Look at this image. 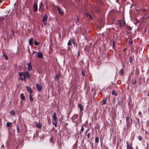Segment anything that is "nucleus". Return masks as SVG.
Returning a JSON list of instances; mask_svg holds the SVG:
<instances>
[{"mask_svg":"<svg viewBox=\"0 0 149 149\" xmlns=\"http://www.w3.org/2000/svg\"><path fill=\"white\" fill-rule=\"evenodd\" d=\"M19 77V79L22 81H26V79L30 78L31 76L29 73L27 72H19L18 73Z\"/></svg>","mask_w":149,"mask_h":149,"instance_id":"1","label":"nucleus"},{"mask_svg":"<svg viewBox=\"0 0 149 149\" xmlns=\"http://www.w3.org/2000/svg\"><path fill=\"white\" fill-rule=\"evenodd\" d=\"M78 115L77 114H74L72 117L71 119L72 121L76 124V125H77L79 124H77V122H78V120L75 121V120L78 119Z\"/></svg>","mask_w":149,"mask_h":149,"instance_id":"2","label":"nucleus"},{"mask_svg":"<svg viewBox=\"0 0 149 149\" xmlns=\"http://www.w3.org/2000/svg\"><path fill=\"white\" fill-rule=\"evenodd\" d=\"M55 7L57 8V10L58 11V13L61 15H62L64 14V12L63 10L58 6L56 5L55 6Z\"/></svg>","mask_w":149,"mask_h":149,"instance_id":"3","label":"nucleus"},{"mask_svg":"<svg viewBox=\"0 0 149 149\" xmlns=\"http://www.w3.org/2000/svg\"><path fill=\"white\" fill-rule=\"evenodd\" d=\"M47 15L46 14H44L42 19V21L45 25L46 24V22L47 20Z\"/></svg>","mask_w":149,"mask_h":149,"instance_id":"4","label":"nucleus"},{"mask_svg":"<svg viewBox=\"0 0 149 149\" xmlns=\"http://www.w3.org/2000/svg\"><path fill=\"white\" fill-rule=\"evenodd\" d=\"M57 145L60 149H62V146L63 144V142L61 141V139H58L57 141Z\"/></svg>","mask_w":149,"mask_h":149,"instance_id":"5","label":"nucleus"},{"mask_svg":"<svg viewBox=\"0 0 149 149\" xmlns=\"http://www.w3.org/2000/svg\"><path fill=\"white\" fill-rule=\"evenodd\" d=\"M126 143L127 149H133V147L132 146V144L131 143H129L128 141H127Z\"/></svg>","mask_w":149,"mask_h":149,"instance_id":"6","label":"nucleus"},{"mask_svg":"<svg viewBox=\"0 0 149 149\" xmlns=\"http://www.w3.org/2000/svg\"><path fill=\"white\" fill-rule=\"evenodd\" d=\"M33 9L34 12H36L38 10V5L37 4L35 3V2L34 3L33 6Z\"/></svg>","mask_w":149,"mask_h":149,"instance_id":"7","label":"nucleus"},{"mask_svg":"<svg viewBox=\"0 0 149 149\" xmlns=\"http://www.w3.org/2000/svg\"><path fill=\"white\" fill-rule=\"evenodd\" d=\"M36 87L37 90L38 91H41L42 87L40 85L37 83L36 84Z\"/></svg>","mask_w":149,"mask_h":149,"instance_id":"8","label":"nucleus"},{"mask_svg":"<svg viewBox=\"0 0 149 149\" xmlns=\"http://www.w3.org/2000/svg\"><path fill=\"white\" fill-rule=\"evenodd\" d=\"M27 66H28L27 68L28 70L29 71H31L32 70V68L31 65V63L30 62L29 63H27Z\"/></svg>","mask_w":149,"mask_h":149,"instance_id":"9","label":"nucleus"},{"mask_svg":"<svg viewBox=\"0 0 149 149\" xmlns=\"http://www.w3.org/2000/svg\"><path fill=\"white\" fill-rule=\"evenodd\" d=\"M26 88L27 91L30 94H31L33 93L32 91L31 88L28 86H26Z\"/></svg>","mask_w":149,"mask_h":149,"instance_id":"10","label":"nucleus"},{"mask_svg":"<svg viewBox=\"0 0 149 149\" xmlns=\"http://www.w3.org/2000/svg\"><path fill=\"white\" fill-rule=\"evenodd\" d=\"M52 117L55 121H58V119L56 116V113L54 112L52 115Z\"/></svg>","mask_w":149,"mask_h":149,"instance_id":"11","label":"nucleus"},{"mask_svg":"<svg viewBox=\"0 0 149 149\" xmlns=\"http://www.w3.org/2000/svg\"><path fill=\"white\" fill-rule=\"evenodd\" d=\"M37 57L39 58H43V55L41 52H39L38 53Z\"/></svg>","mask_w":149,"mask_h":149,"instance_id":"12","label":"nucleus"},{"mask_svg":"<svg viewBox=\"0 0 149 149\" xmlns=\"http://www.w3.org/2000/svg\"><path fill=\"white\" fill-rule=\"evenodd\" d=\"M126 25V23L124 21H122L120 22L119 23V26L121 27L125 26Z\"/></svg>","mask_w":149,"mask_h":149,"instance_id":"13","label":"nucleus"},{"mask_svg":"<svg viewBox=\"0 0 149 149\" xmlns=\"http://www.w3.org/2000/svg\"><path fill=\"white\" fill-rule=\"evenodd\" d=\"M78 107L79 108L80 112H82V111L83 110L84 108L83 107V106L82 105L80 104H79L78 105Z\"/></svg>","mask_w":149,"mask_h":149,"instance_id":"14","label":"nucleus"},{"mask_svg":"<svg viewBox=\"0 0 149 149\" xmlns=\"http://www.w3.org/2000/svg\"><path fill=\"white\" fill-rule=\"evenodd\" d=\"M36 126L39 128H40L42 127V125L41 123H38L37 122H36Z\"/></svg>","mask_w":149,"mask_h":149,"instance_id":"15","label":"nucleus"},{"mask_svg":"<svg viewBox=\"0 0 149 149\" xmlns=\"http://www.w3.org/2000/svg\"><path fill=\"white\" fill-rule=\"evenodd\" d=\"M107 100V97L106 98H104L102 100V105H103L106 103Z\"/></svg>","mask_w":149,"mask_h":149,"instance_id":"16","label":"nucleus"},{"mask_svg":"<svg viewBox=\"0 0 149 149\" xmlns=\"http://www.w3.org/2000/svg\"><path fill=\"white\" fill-rule=\"evenodd\" d=\"M33 38H30L29 41V44L31 45H33Z\"/></svg>","mask_w":149,"mask_h":149,"instance_id":"17","label":"nucleus"},{"mask_svg":"<svg viewBox=\"0 0 149 149\" xmlns=\"http://www.w3.org/2000/svg\"><path fill=\"white\" fill-rule=\"evenodd\" d=\"M85 15L87 17H88L89 19H92V17L91 16V15L89 13H86Z\"/></svg>","mask_w":149,"mask_h":149,"instance_id":"18","label":"nucleus"},{"mask_svg":"<svg viewBox=\"0 0 149 149\" xmlns=\"http://www.w3.org/2000/svg\"><path fill=\"white\" fill-rule=\"evenodd\" d=\"M21 98L23 100H25V96L23 95V93H21L20 95Z\"/></svg>","mask_w":149,"mask_h":149,"instance_id":"19","label":"nucleus"},{"mask_svg":"<svg viewBox=\"0 0 149 149\" xmlns=\"http://www.w3.org/2000/svg\"><path fill=\"white\" fill-rule=\"evenodd\" d=\"M81 117H82V116H81V115L79 116V118L78 120V122H77V124H79V123H81V122H82Z\"/></svg>","mask_w":149,"mask_h":149,"instance_id":"20","label":"nucleus"},{"mask_svg":"<svg viewBox=\"0 0 149 149\" xmlns=\"http://www.w3.org/2000/svg\"><path fill=\"white\" fill-rule=\"evenodd\" d=\"M32 95L31 94H30L29 95V99L31 102H33V98H32Z\"/></svg>","mask_w":149,"mask_h":149,"instance_id":"21","label":"nucleus"},{"mask_svg":"<svg viewBox=\"0 0 149 149\" xmlns=\"http://www.w3.org/2000/svg\"><path fill=\"white\" fill-rule=\"evenodd\" d=\"M124 72L122 69H121L120 71L119 72V74L121 75H123Z\"/></svg>","mask_w":149,"mask_h":149,"instance_id":"22","label":"nucleus"},{"mask_svg":"<svg viewBox=\"0 0 149 149\" xmlns=\"http://www.w3.org/2000/svg\"><path fill=\"white\" fill-rule=\"evenodd\" d=\"M12 124V123L10 122H8L6 123V126L8 127H11V125Z\"/></svg>","mask_w":149,"mask_h":149,"instance_id":"23","label":"nucleus"},{"mask_svg":"<svg viewBox=\"0 0 149 149\" xmlns=\"http://www.w3.org/2000/svg\"><path fill=\"white\" fill-rule=\"evenodd\" d=\"M60 77V75L59 74H56L55 77V80H57L58 79H59Z\"/></svg>","mask_w":149,"mask_h":149,"instance_id":"24","label":"nucleus"},{"mask_svg":"<svg viewBox=\"0 0 149 149\" xmlns=\"http://www.w3.org/2000/svg\"><path fill=\"white\" fill-rule=\"evenodd\" d=\"M126 121L127 124H128L130 123V117L127 116L126 117Z\"/></svg>","mask_w":149,"mask_h":149,"instance_id":"25","label":"nucleus"},{"mask_svg":"<svg viewBox=\"0 0 149 149\" xmlns=\"http://www.w3.org/2000/svg\"><path fill=\"white\" fill-rule=\"evenodd\" d=\"M15 112L13 110L10 111V114L11 115L14 116L15 115Z\"/></svg>","mask_w":149,"mask_h":149,"instance_id":"26","label":"nucleus"},{"mask_svg":"<svg viewBox=\"0 0 149 149\" xmlns=\"http://www.w3.org/2000/svg\"><path fill=\"white\" fill-rule=\"evenodd\" d=\"M125 27H126V29H127L128 30H131L132 29V28L130 26H126Z\"/></svg>","mask_w":149,"mask_h":149,"instance_id":"27","label":"nucleus"},{"mask_svg":"<svg viewBox=\"0 0 149 149\" xmlns=\"http://www.w3.org/2000/svg\"><path fill=\"white\" fill-rule=\"evenodd\" d=\"M54 140V137L53 136H52L49 139V141L50 142L52 143H53V141Z\"/></svg>","mask_w":149,"mask_h":149,"instance_id":"28","label":"nucleus"},{"mask_svg":"<svg viewBox=\"0 0 149 149\" xmlns=\"http://www.w3.org/2000/svg\"><path fill=\"white\" fill-rule=\"evenodd\" d=\"M112 95H114L116 96L117 95V94L115 92L114 90H113L112 91Z\"/></svg>","mask_w":149,"mask_h":149,"instance_id":"29","label":"nucleus"},{"mask_svg":"<svg viewBox=\"0 0 149 149\" xmlns=\"http://www.w3.org/2000/svg\"><path fill=\"white\" fill-rule=\"evenodd\" d=\"M57 122L58 121H55V122H52V124H53L55 127H57Z\"/></svg>","mask_w":149,"mask_h":149,"instance_id":"30","label":"nucleus"},{"mask_svg":"<svg viewBox=\"0 0 149 149\" xmlns=\"http://www.w3.org/2000/svg\"><path fill=\"white\" fill-rule=\"evenodd\" d=\"M133 61V58H132V57L130 56V59L129 60V62L131 63Z\"/></svg>","mask_w":149,"mask_h":149,"instance_id":"31","label":"nucleus"},{"mask_svg":"<svg viewBox=\"0 0 149 149\" xmlns=\"http://www.w3.org/2000/svg\"><path fill=\"white\" fill-rule=\"evenodd\" d=\"M3 55L6 60H7L8 59V56L7 55H6L5 53H3Z\"/></svg>","mask_w":149,"mask_h":149,"instance_id":"32","label":"nucleus"},{"mask_svg":"<svg viewBox=\"0 0 149 149\" xmlns=\"http://www.w3.org/2000/svg\"><path fill=\"white\" fill-rule=\"evenodd\" d=\"M99 141V138L98 137H97L95 139V142L98 143Z\"/></svg>","mask_w":149,"mask_h":149,"instance_id":"33","label":"nucleus"},{"mask_svg":"<svg viewBox=\"0 0 149 149\" xmlns=\"http://www.w3.org/2000/svg\"><path fill=\"white\" fill-rule=\"evenodd\" d=\"M34 45L36 46H38L39 45V42L36 41H34Z\"/></svg>","mask_w":149,"mask_h":149,"instance_id":"34","label":"nucleus"},{"mask_svg":"<svg viewBox=\"0 0 149 149\" xmlns=\"http://www.w3.org/2000/svg\"><path fill=\"white\" fill-rule=\"evenodd\" d=\"M137 82L136 80V79H134V80L132 82V84L133 85H135Z\"/></svg>","mask_w":149,"mask_h":149,"instance_id":"35","label":"nucleus"},{"mask_svg":"<svg viewBox=\"0 0 149 149\" xmlns=\"http://www.w3.org/2000/svg\"><path fill=\"white\" fill-rule=\"evenodd\" d=\"M82 75L83 76H84L86 74V71H84L83 70H82Z\"/></svg>","mask_w":149,"mask_h":149,"instance_id":"36","label":"nucleus"},{"mask_svg":"<svg viewBox=\"0 0 149 149\" xmlns=\"http://www.w3.org/2000/svg\"><path fill=\"white\" fill-rule=\"evenodd\" d=\"M142 137L141 135H139L138 136V138L139 141H141L142 139Z\"/></svg>","mask_w":149,"mask_h":149,"instance_id":"37","label":"nucleus"},{"mask_svg":"<svg viewBox=\"0 0 149 149\" xmlns=\"http://www.w3.org/2000/svg\"><path fill=\"white\" fill-rule=\"evenodd\" d=\"M72 45L71 40H69L68 43V46H70Z\"/></svg>","mask_w":149,"mask_h":149,"instance_id":"38","label":"nucleus"},{"mask_svg":"<svg viewBox=\"0 0 149 149\" xmlns=\"http://www.w3.org/2000/svg\"><path fill=\"white\" fill-rule=\"evenodd\" d=\"M76 78L75 79V81H78L79 79V75H77L76 76Z\"/></svg>","mask_w":149,"mask_h":149,"instance_id":"39","label":"nucleus"},{"mask_svg":"<svg viewBox=\"0 0 149 149\" xmlns=\"http://www.w3.org/2000/svg\"><path fill=\"white\" fill-rule=\"evenodd\" d=\"M43 3L42 2L40 3L39 4V7H42L43 6Z\"/></svg>","mask_w":149,"mask_h":149,"instance_id":"40","label":"nucleus"},{"mask_svg":"<svg viewBox=\"0 0 149 149\" xmlns=\"http://www.w3.org/2000/svg\"><path fill=\"white\" fill-rule=\"evenodd\" d=\"M16 127L17 130V132L18 133L20 132V130L19 129V127H18L17 126H16Z\"/></svg>","mask_w":149,"mask_h":149,"instance_id":"41","label":"nucleus"},{"mask_svg":"<svg viewBox=\"0 0 149 149\" xmlns=\"http://www.w3.org/2000/svg\"><path fill=\"white\" fill-rule=\"evenodd\" d=\"M90 133H88L87 134V138L88 139H89L90 138Z\"/></svg>","mask_w":149,"mask_h":149,"instance_id":"42","label":"nucleus"},{"mask_svg":"<svg viewBox=\"0 0 149 149\" xmlns=\"http://www.w3.org/2000/svg\"><path fill=\"white\" fill-rule=\"evenodd\" d=\"M115 45V42L114 41H113V48H114Z\"/></svg>","mask_w":149,"mask_h":149,"instance_id":"43","label":"nucleus"},{"mask_svg":"<svg viewBox=\"0 0 149 149\" xmlns=\"http://www.w3.org/2000/svg\"><path fill=\"white\" fill-rule=\"evenodd\" d=\"M72 44L74 45V46L75 45V44L74 42V39H73L72 40Z\"/></svg>","mask_w":149,"mask_h":149,"instance_id":"44","label":"nucleus"},{"mask_svg":"<svg viewBox=\"0 0 149 149\" xmlns=\"http://www.w3.org/2000/svg\"><path fill=\"white\" fill-rule=\"evenodd\" d=\"M72 70H75V71H76L77 70V68H76L74 67V68H72Z\"/></svg>","mask_w":149,"mask_h":149,"instance_id":"45","label":"nucleus"},{"mask_svg":"<svg viewBox=\"0 0 149 149\" xmlns=\"http://www.w3.org/2000/svg\"><path fill=\"white\" fill-rule=\"evenodd\" d=\"M84 130V128L82 126L81 127V132H83V131Z\"/></svg>","mask_w":149,"mask_h":149,"instance_id":"46","label":"nucleus"},{"mask_svg":"<svg viewBox=\"0 0 149 149\" xmlns=\"http://www.w3.org/2000/svg\"><path fill=\"white\" fill-rule=\"evenodd\" d=\"M82 115H83V112H80L79 113V116L81 115V116H82Z\"/></svg>","mask_w":149,"mask_h":149,"instance_id":"47","label":"nucleus"},{"mask_svg":"<svg viewBox=\"0 0 149 149\" xmlns=\"http://www.w3.org/2000/svg\"><path fill=\"white\" fill-rule=\"evenodd\" d=\"M71 48L70 47H69L68 48V51H70L71 50Z\"/></svg>","mask_w":149,"mask_h":149,"instance_id":"48","label":"nucleus"},{"mask_svg":"<svg viewBox=\"0 0 149 149\" xmlns=\"http://www.w3.org/2000/svg\"><path fill=\"white\" fill-rule=\"evenodd\" d=\"M129 44H132L133 43V41L132 40H131L129 42Z\"/></svg>","mask_w":149,"mask_h":149,"instance_id":"49","label":"nucleus"},{"mask_svg":"<svg viewBox=\"0 0 149 149\" xmlns=\"http://www.w3.org/2000/svg\"><path fill=\"white\" fill-rule=\"evenodd\" d=\"M140 115V116H141V111H139V113H138Z\"/></svg>","mask_w":149,"mask_h":149,"instance_id":"50","label":"nucleus"},{"mask_svg":"<svg viewBox=\"0 0 149 149\" xmlns=\"http://www.w3.org/2000/svg\"><path fill=\"white\" fill-rule=\"evenodd\" d=\"M12 33H13V35L14 33V31L13 29H12Z\"/></svg>","mask_w":149,"mask_h":149,"instance_id":"51","label":"nucleus"},{"mask_svg":"<svg viewBox=\"0 0 149 149\" xmlns=\"http://www.w3.org/2000/svg\"><path fill=\"white\" fill-rule=\"evenodd\" d=\"M35 53L36 54L37 53V52H36L35 51H34L33 53L32 54H35Z\"/></svg>","mask_w":149,"mask_h":149,"instance_id":"52","label":"nucleus"},{"mask_svg":"<svg viewBox=\"0 0 149 149\" xmlns=\"http://www.w3.org/2000/svg\"><path fill=\"white\" fill-rule=\"evenodd\" d=\"M41 8V7H39V11H40Z\"/></svg>","mask_w":149,"mask_h":149,"instance_id":"53","label":"nucleus"},{"mask_svg":"<svg viewBox=\"0 0 149 149\" xmlns=\"http://www.w3.org/2000/svg\"><path fill=\"white\" fill-rule=\"evenodd\" d=\"M126 50V48H125L124 49V51H125Z\"/></svg>","mask_w":149,"mask_h":149,"instance_id":"54","label":"nucleus"},{"mask_svg":"<svg viewBox=\"0 0 149 149\" xmlns=\"http://www.w3.org/2000/svg\"><path fill=\"white\" fill-rule=\"evenodd\" d=\"M77 20L78 21V20H79V19H78V18H77Z\"/></svg>","mask_w":149,"mask_h":149,"instance_id":"55","label":"nucleus"},{"mask_svg":"<svg viewBox=\"0 0 149 149\" xmlns=\"http://www.w3.org/2000/svg\"><path fill=\"white\" fill-rule=\"evenodd\" d=\"M146 9L144 10V12H145V11H146Z\"/></svg>","mask_w":149,"mask_h":149,"instance_id":"56","label":"nucleus"}]
</instances>
